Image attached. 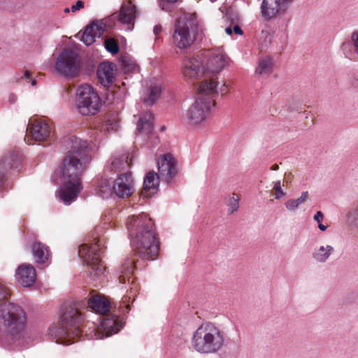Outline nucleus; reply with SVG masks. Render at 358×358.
<instances>
[{
	"instance_id": "43",
	"label": "nucleus",
	"mask_w": 358,
	"mask_h": 358,
	"mask_svg": "<svg viewBox=\"0 0 358 358\" xmlns=\"http://www.w3.org/2000/svg\"><path fill=\"white\" fill-rule=\"evenodd\" d=\"M162 31V27L160 24L155 25L153 29L155 35L158 36Z\"/></svg>"
},
{
	"instance_id": "40",
	"label": "nucleus",
	"mask_w": 358,
	"mask_h": 358,
	"mask_svg": "<svg viewBox=\"0 0 358 358\" xmlns=\"http://www.w3.org/2000/svg\"><path fill=\"white\" fill-rule=\"evenodd\" d=\"M95 23H96L95 29H96V31L97 32L96 34H98V37H100V36L105 31V24L103 22H101L99 21L95 22Z\"/></svg>"
},
{
	"instance_id": "6",
	"label": "nucleus",
	"mask_w": 358,
	"mask_h": 358,
	"mask_svg": "<svg viewBox=\"0 0 358 358\" xmlns=\"http://www.w3.org/2000/svg\"><path fill=\"white\" fill-rule=\"evenodd\" d=\"M224 341V331L215 323L205 322L194 332L191 343L197 352L212 354L220 351Z\"/></svg>"
},
{
	"instance_id": "12",
	"label": "nucleus",
	"mask_w": 358,
	"mask_h": 358,
	"mask_svg": "<svg viewBox=\"0 0 358 358\" xmlns=\"http://www.w3.org/2000/svg\"><path fill=\"white\" fill-rule=\"evenodd\" d=\"M157 166L161 180L172 184L179 172L177 160L171 153H166L158 157Z\"/></svg>"
},
{
	"instance_id": "33",
	"label": "nucleus",
	"mask_w": 358,
	"mask_h": 358,
	"mask_svg": "<svg viewBox=\"0 0 358 358\" xmlns=\"http://www.w3.org/2000/svg\"><path fill=\"white\" fill-rule=\"evenodd\" d=\"M149 94L148 97L144 98V103L148 106H152L160 96L161 88L159 86L154 85L149 87Z\"/></svg>"
},
{
	"instance_id": "1",
	"label": "nucleus",
	"mask_w": 358,
	"mask_h": 358,
	"mask_svg": "<svg viewBox=\"0 0 358 358\" xmlns=\"http://www.w3.org/2000/svg\"><path fill=\"white\" fill-rule=\"evenodd\" d=\"M127 229L134 254L122 262L120 267L119 282H129L135 268L144 266L145 261L155 260L159 251V241L157 236L153 220L145 213L129 217Z\"/></svg>"
},
{
	"instance_id": "53",
	"label": "nucleus",
	"mask_w": 358,
	"mask_h": 358,
	"mask_svg": "<svg viewBox=\"0 0 358 358\" xmlns=\"http://www.w3.org/2000/svg\"><path fill=\"white\" fill-rule=\"evenodd\" d=\"M82 304H83V307L85 306V304L84 303V302H82Z\"/></svg>"
},
{
	"instance_id": "47",
	"label": "nucleus",
	"mask_w": 358,
	"mask_h": 358,
	"mask_svg": "<svg viewBox=\"0 0 358 358\" xmlns=\"http://www.w3.org/2000/svg\"><path fill=\"white\" fill-rule=\"evenodd\" d=\"M318 228H319L321 231H325V230L327 229V226H325V225H324V224H322L321 222H320V223H318Z\"/></svg>"
},
{
	"instance_id": "35",
	"label": "nucleus",
	"mask_w": 358,
	"mask_h": 358,
	"mask_svg": "<svg viewBox=\"0 0 358 358\" xmlns=\"http://www.w3.org/2000/svg\"><path fill=\"white\" fill-rule=\"evenodd\" d=\"M104 45L106 50L112 54H117L119 52V45L116 41L112 38L106 39Z\"/></svg>"
},
{
	"instance_id": "19",
	"label": "nucleus",
	"mask_w": 358,
	"mask_h": 358,
	"mask_svg": "<svg viewBox=\"0 0 358 358\" xmlns=\"http://www.w3.org/2000/svg\"><path fill=\"white\" fill-rule=\"evenodd\" d=\"M87 308L100 315L106 314L110 311V302L104 295L93 290L89 295Z\"/></svg>"
},
{
	"instance_id": "28",
	"label": "nucleus",
	"mask_w": 358,
	"mask_h": 358,
	"mask_svg": "<svg viewBox=\"0 0 358 358\" xmlns=\"http://www.w3.org/2000/svg\"><path fill=\"white\" fill-rule=\"evenodd\" d=\"M274 62L271 56L266 55L259 58L255 69V74L259 76L269 75L273 70Z\"/></svg>"
},
{
	"instance_id": "17",
	"label": "nucleus",
	"mask_w": 358,
	"mask_h": 358,
	"mask_svg": "<svg viewBox=\"0 0 358 358\" xmlns=\"http://www.w3.org/2000/svg\"><path fill=\"white\" fill-rule=\"evenodd\" d=\"M198 91L200 94L208 96L206 98H210L215 102V96L219 94L222 96L226 94L229 92V87L226 83H223L219 87V83L215 79L210 78L201 83Z\"/></svg>"
},
{
	"instance_id": "31",
	"label": "nucleus",
	"mask_w": 358,
	"mask_h": 358,
	"mask_svg": "<svg viewBox=\"0 0 358 358\" xmlns=\"http://www.w3.org/2000/svg\"><path fill=\"white\" fill-rule=\"evenodd\" d=\"M334 252V248L331 245H321L314 249L312 254L313 258L318 263H324Z\"/></svg>"
},
{
	"instance_id": "30",
	"label": "nucleus",
	"mask_w": 358,
	"mask_h": 358,
	"mask_svg": "<svg viewBox=\"0 0 358 358\" xmlns=\"http://www.w3.org/2000/svg\"><path fill=\"white\" fill-rule=\"evenodd\" d=\"M129 166V156L127 155L112 157L107 164V168L114 172L120 171Z\"/></svg>"
},
{
	"instance_id": "45",
	"label": "nucleus",
	"mask_w": 358,
	"mask_h": 358,
	"mask_svg": "<svg viewBox=\"0 0 358 358\" xmlns=\"http://www.w3.org/2000/svg\"><path fill=\"white\" fill-rule=\"evenodd\" d=\"M8 101L10 103H14L17 101V96L14 94H10L9 95Z\"/></svg>"
},
{
	"instance_id": "48",
	"label": "nucleus",
	"mask_w": 358,
	"mask_h": 358,
	"mask_svg": "<svg viewBox=\"0 0 358 358\" xmlns=\"http://www.w3.org/2000/svg\"><path fill=\"white\" fill-rule=\"evenodd\" d=\"M225 31H226V33L227 34L231 35L232 34V32H233V30H232V29L231 27H227L225 29Z\"/></svg>"
},
{
	"instance_id": "34",
	"label": "nucleus",
	"mask_w": 358,
	"mask_h": 358,
	"mask_svg": "<svg viewBox=\"0 0 358 358\" xmlns=\"http://www.w3.org/2000/svg\"><path fill=\"white\" fill-rule=\"evenodd\" d=\"M239 196L234 193L227 202L228 206V214H233L237 211L239 208Z\"/></svg>"
},
{
	"instance_id": "32",
	"label": "nucleus",
	"mask_w": 358,
	"mask_h": 358,
	"mask_svg": "<svg viewBox=\"0 0 358 358\" xmlns=\"http://www.w3.org/2000/svg\"><path fill=\"white\" fill-rule=\"evenodd\" d=\"M308 192H303L301 196L296 199H289L285 203V206L290 211L295 210L300 205L303 203L307 199Z\"/></svg>"
},
{
	"instance_id": "11",
	"label": "nucleus",
	"mask_w": 358,
	"mask_h": 358,
	"mask_svg": "<svg viewBox=\"0 0 358 358\" xmlns=\"http://www.w3.org/2000/svg\"><path fill=\"white\" fill-rule=\"evenodd\" d=\"M27 132L29 135L24 138L28 144H31V141H48L52 138V129L50 124L44 120L35 119L30 120V126L27 127Z\"/></svg>"
},
{
	"instance_id": "13",
	"label": "nucleus",
	"mask_w": 358,
	"mask_h": 358,
	"mask_svg": "<svg viewBox=\"0 0 358 358\" xmlns=\"http://www.w3.org/2000/svg\"><path fill=\"white\" fill-rule=\"evenodd\" d=\"M293 0H263L261 4V13L266 20H271L284 14Z\"/></svg>"
},
{
	"instance_id": "3",
	"label": "nucleus",
	"mask_w": 358,
	"mask_h": 358,
	"mask_svg": "<svg viewBox=\"0 0 358 358\" xmlns=\"http://www.w3.org/2000/svg\"><path fill=\"white\" fill-rule=\"evenodd\" d=\"M10 291L0 285V326L12 339H19L25 329L27 314L19 305L8 302Z\"/></svg>"
},
{
	"instance_id": "52",
	"label": "nucleus",
	"mask_w": 358,
	"mask_h": 358,
	"mask_svg": "<svg viewBox=\"0 0 358 358\" xmlns=\"http://www.w3.org/2000/svg\"><path fill=\"white\" fill-rule=\"evenodd\" d=\"M69 11H70V9H69V8H66L64 9V12H65V13H69Z\"/></svg>"
},
{
	"instance_id": "5",
	"label": "nucleus",
	"mask_w": 358,
	"mask_h": 358,
	"mask_svg": "<svg viewBox=\"0 0 358 358\" xmlns=\"http://www.w3.org/2000/svg\"><path fill=\"white\" fill-rule=\"evenodd\" d=\"M101 231V227H96L90 234V243L81 245L78 250L79 257L85 259L89 266V276L94 281L106 271V266L100 259L105 248V240L100 236Z\"/></svg>"
},
{
	"instance_id": "14",
	"label": "nucleus",
	"mask_w": 358,
	"mask_h": 358,
	"mask_svg": "<svg viewBox=\"0 0 358 358\" xmlns=\"http://www.w3.org/2000/svg\"><path fill=\"white\" fill-rule=\"evenodd\" d=\"M205 58L206 61L203 62L202 70L206 76L219 73L227 64V57L222 52L208 51Z\"/></svg>"
},
{
	"instance_id": "16",
	"label": "nucleus",
	"mask_w": 358,
	"mask_h": 358,
	"mask_svg": "<svg viewBox=\"0 0 358 358\" xmlns=\"http://www.w3.org/2000/svg\"><path fill=\"white\" fill-rule=\"evenodd\" d=\"M114 194L119 198L124 199L130 196L134 192V180L131 172L120 175L113 181Z\"/></svg>"
},
{
	"instance_id": "26",
	"label": "nucleus",
	"mask_w": 358,
	"mask_h": 358,
	"mask_svg": "<svg viewBox=\"0 0 358 358\" xmlns=\"http://www.w3.org/2000/svg\"><path fill=\"white\" fill-rule=\"evenodd\" d=\"M341 50L345 57L350 59H355V56H358V31L352 33L351 41L344 42L342 44Z\"/></svg>"
},
{
	"instance_id": "51",
	"label": "nucleus",
	"mask_w": 358,
	"mask_h": 358,
	"mask_svg": "<svg viewBox=\"0 0 358 358\" xmlns=\"http://www.w3.org/2000/svg\"><path fill=\"white\" fill-rule=\"evenodd\" d=\"M109 124L106 123V125L104 126V128L103 129L104 131H107L108 132L109 131Z\"/></svg>"
},
{
	"instance_id": "2",
	"label": "nucleus",
	"mask_w": 358,
	"mask_h": 358,
	"mask_svg": "<svg viewBox=\"0 0 358 358\" xmlns=\"http://www.w3.org/2000/svg\"><path fill=\"white\" fill-rule=\"evenodd\" d=\"M70 150L62 159L60 167L63 185L59 199L66 205L71 204L82 189L80 176L92 161V148L87 141L73 136L69 138Z\"/></svg>"
},
{
	"instance_id": "8",
	"label": "nucleus",
	"mask_w": 358,
	"mask_h": 358,
	"mask_svg": "<svg viewBox=\"0 0 358 358\" xmlns=\"http://www.w3.org/2000/svg\"><path fill=\"white\" fill-rule=\"evenodd\" d=\"M76 104L82 115H95L100 110L101 99L94 88L86 84L77 89Z\"/></svg>"
},
{
	"instance_id": "44",
	"label": "nucleus",
	"mask_w": 358,
	"mask_h": 358,
	"mask_svg": "<svg viewBox=\"0 0 358 358\" xmlns=\"http://www.w3.org/2000/svg\"><path fill=\"white\" fill-rule=\"evenodd\" d=\"M232 30L237 35H242L243 34L241 28L237 24L234 27Z\"/></svg>"
},
{
	"instance_id": "37",
	"label": "nucleus",
	"mask_w": 358,
	"mask_h": 358,
	"mask_svg": "<svg viewBox=\"0 0 358 358\" xmlns=\"http://www.w3.org/2000/svg\"><path fill=\"white\" fill-rule=\"evenodd\" d=\"M94 35H92L91 34L87 33L85 31H84L83 36H82V41L86 45H90L95 41Z\"/></svg>"
},
{
	"instance_id": "29",
	"label": "nucleus",
	"mask_w": 358,
	"mask_h": 358,
	"mask_svg": "<svg viewBox=\"0 0 358 358\" xmlns=\"http://www.w3.org/2000/svg\"><path fill=\"white\" fill-rule=\"evenodd\" d=\"M153 115L148 111L140 117L137 123V131L139 133L150 134L153 130Z\"/></svg>"
},
{
	"instance_id": "25",
	"label": "nucleus",
	"mask_w": 358,
	"mask_h": 358,
	"mask_svg": "<svg viewBox=\"0 0 358 358\" xmlns=\"http://www.w3.org/2000/svg\"><path fill=\"white\" fill-rule=\"evenodd\" d=\"M31 251L36 262L45 264L48 262L50 257L49 248L45 244L35 241L31 245Z\"/></svg>"
},
{
	"instance_id": "10",
	"label": "nucleus",
	"mask_w": 358,
	"mask_h": 358,
	"mask_svg": "<svg viewBox=\"0 0 358 358\" xmlns=\"http://www.w3.org/2000/svg\"><path fill=\"white\" fill-rule=\"evenodd\" d=\"M55 69L57 73L66 78L76 76L80 71L78 55L71 50H64L57 57Z\"/></svg>"
},
{
	"instance_id": "22",
	"label": "nucleus",
	"mask_w": 358,
	"mask_h": 358,
	"mask_svg": "<svg viewBox=\"0 0 358 358\" xmlns=\"http://www.w3.org/2000/svg\"><path fill=\"white\" fill-rule=\"evenodd\" d=\"M160 178L159 173L155 171H149L143 181V187L141 190V196L149 198L157 192Z\"/></svg>"
},
{
	"instance_id": "54",
	"label": "nucleus",
	"mask_w": 358,
	"mask_h": 358,
	"mask_svg": "<svg viewBox=\"0 0 358 358\" xmlns=\"http://www.w3.org/2000/svg\"><path fill=\"white\" fill-rule=\"evenodd\" d=\"M82 304H83V307L85 306V304L84 303V302H82Z\"/></svg>"
},
{
	"instance_id": "27",
	"label": "nucleus",
	"mask_w": 358,
	"mask_h": 358,
	"mask_svg": "<svg viewBox=\"0 0 358 358\" xmlns=\"http://www.w3.org/2000/svg\"><path fill=\"white\" fill-rule=\"evenodd\" d=\"M95 190L98 196L103 199L109 198L113 192V181L103 178H98L96 181Z\"/></svg>"
},
{
	"instance_id": "23",
	"label": "nucleus",
	"mask_w": 358,
	"mask_h": 358,
	"mask_svg": "<svg viewBox=\"0 0 358 358\" xmlns=\"http://www.w3.org/2000/svg\"><path fill=\"white\" fill-rule=\"evenodd\" d=\"M115 65L109 62H101L97 68V77L102 85L109 86L113 83Z\"/></svg>"
},
{
	"instance_id": "36",
	"label": "nucleus",
	"mask_w": 358,
	"mask_h": 358,
	"mask_svg": "<svg viewBox=\"0 0 358 358\" xmlns=\"http://www.w3.org/2000/svg\"><path fill=\"white\" fill-rule=\"evenodd\" d=\"M179 0H159V6L160 8L166 12L172 10L171 5L178 2Z\"/></svg>"
},
{
	"instance_id": "24",
	"label": "nucleus",
	"mask_w": 358,
	"mask_h": 358,
	"mask_svg": "<svg viewBox=\"0 0 358 358\" xmlns=\"http://www.w3.org/2000/svg\"><path fill=\"white\" fill-rule=\"evenodd\" d=\"M101 315V326L107 334L117 333L122 328V322L116 315L108 312Z\"/></svg>"
},
{
	"instance_id": "49",
	"label": "nucleus",
	"mask_w": 358,
	"mask_h": 358,
	"mask_svg": "<svg viewBox=\"0 0 358 358\" xmlns=\"http://www.w3.org/2000/svg\"><path fill=\"white\" fill-rule=\"evenodd\" d=\"M278 169H279V166L276 164L272 165V166L271 167V169L273 171H277Z\"/></svg>"
},
{
	"instance_id": "50",
	"label": "nucleus",
	"mask_w": 358,
	"mask_h": 358,
	"mask_svg": "<svg viewBox=\"0 0 358 358\" xmlns=\"http://www.w3.org/2000/svg\"><path fill=\"white\" fill-rule=\"evenodd\" d=\"M37 83V81L36 79L31 78V84L32 86H36Z\"/></svg>"
},
{
	"instance_id": "41",
	"label": "nucleus",
	"mask_w": 358,
	"mask_h": 358,
	"mask_svg": "<svg viewBox=\"0 0 358 358\" xmlns=\"http://www.w3.org/2000/svg\"><path fill=\"white\" fill-rule=\"evenodd\" d=\"M84 7V2L83 1L78 0L76 1V4L73 5L71 8L72 12L75 13L79 10L80 8Z\"/></svg>"
},
{
	"instance_id": "39",
	"label": "nucleus",
	"mask_w": 358,
	"mask_h": 358,
	"mask_svg": "<svg viewBox=\"0 0 358 358\" xmlns=\"http://www.w3.org/2000/svg\"><path fill=\"white\" fill-rule=\"evenodd\" d=\"M95 27H96V23H95V22H93L92 23L88 24L86 27L85 31L87 33L91 34L92 35H94V36L98 37V34H96L97 32L96 31Z\"/></svg>"
},
{
	"instance_id": "7",
	"label": "nucleus",
	"mask_w": 358,
	"mask_h": 358,
	"mask_svg": "<svg viewBox=\"0 0 358 358\" xmlns=\"http://www.w3.org/2000/svg\"><path fill=\"white\" fill-rule=\"evenodd\" d=\"M201 32L202 26L195 14L184 13L175 22L173 43L179 49H186L193 44Z\"/></svg>"
},
{
	"instance_id": "4",
	"label": "nucleus",
	"mask_w": 358,
	"mask_h": 358,
	"mask_svg": "<svg viewBox=\"0 0 358 358\" xmlns=\"http://www.w3.org/2000/svg\"><path fill=\"white\" fill-rule=\"evenodd\" d=\"M73 306L66 307L64 305L62 307L61 325H52L48 329L49 335L55 337L58 343L71 344L82 332L80 327L83 322V316L78 310L82 306L79 303Z\"/></svg>"
},
{
	"instance_id": "15",
	"label": "nucleus",
	"mask_w": 358,
	"mask_h": 358,
	"mask_svg": "<svg viewBox=\"0 0 358 358\" xmlns=\"http://www.w3.org/2000/svg\"><path fill=\"white\" fill-rule=\"evenodd\" d=\"M22 155L17 152H10L0 159V194L6 189V173L10 169H18L21 166Z\"/></svg>"
},
{
	"instance_id": "21",
	"label": "nucleus",
	"mask_w": 358,
	"mask_h": 358,
	"mask_svg": "<svg viewBox=\"0 0 358 358\" xmlns=\"http://www.w3.org/2000/svg\"><path fill=\"white\" fill-rule=\"evenodd\" d=\"M16 277L23 287H30L36 280L35 268L31 264H22L16 271Z\"/></svg>"
},
{
	"instance_id": "20",
	"label": "nucleus",
	"mask_w": 358,
	"mask_h": 358,
	"mask_svg": "<svg viewBox=\"0 0 358 358\" xmlns=\"http://www.w3.org/2000/svg\"><path fill=\"white\" fill-rule=\"evenodd\" d=\"M203 62L200 58L187 57L183 62L182 73L187 78H196L203 74L202 70Z\"/></svg>"
},
{
	"instance_id": "42",
	"label": "nucleus",
	"mask_w": 358,
	"mask_h": 358,
	"mask_svg": "<svg viewBox=\"0 0 358 358\" xmlns=\"http://www.w3.org/2000/svg\"><path fill=\"white\" fill-rule=\"evenodd\" d=\"M323 218L324 215L321 211H317L313 217V219L318 223L321 222Z\"/></svg>"
},
{
	"instance_id": "18",
	"label": "nucleus",
	"mask_w": 358,
	"mask_h": 358,
	"mask_svg": "<svg viewBox=\"0 0 358 358\" xmlns=\"http://www.w3.org/2000/svg\"><path fill=\"white\" fill-rule=\"evenodd\" d=\"M138 16L136 6L131 1L122 4L119 13L112 14L110 19L117 20L122 24L132 25L131 30L134 27L135 19Z\"/></svg>"
},
{
	"instance_id": "38",
	"label": "nucleus",
	"mask_w": 358,
	"mask_h": 358,
	"mask_svg": "<svg viewBox=\"0 0 358 358\" xmlns=\"http://www.w3.org/2000/svg\"><path fill=\"white\" fill-rule=\"evenodd\" d=\"M273 189H275L276 192L275 196V198L276 199H279L282 196H283L285 194V192H283V190L281 188L280 180L274 182Z\"/></svg>"
},
{
	"instance_id": "9",
	"label": "nucleus",
	"mask_w": 358,
	"mask_h": 358,
	"mask_svg": "<svg viewBox=\"0 0 358 358\" xmlns=\"http://www.w3.org/2000/svg\"><path fill=\"white\" fill-rule=\"evenodd\" d=\"M214 106L215 102L211 99L201 94L186 112L185 117L188 124L198 126L205 123L210 117L211 108Z\"/></svg>"
},
{
	"instance_id": "46",
	"label": "nucleus",
	"mask_w": 358,
	"mask_h": 358,
	"mask_svg": "<svg viewBox=\"0 0 358 358\" xmlns=\"http://www.w3.org/2000/svg\"><path fill=\"white\" fill-rule=\"evenodd\" d=\"M31 77V72L28 71V70H26L24 73V76L21 78H30Z\"/></svg>"
}]
</instances>
